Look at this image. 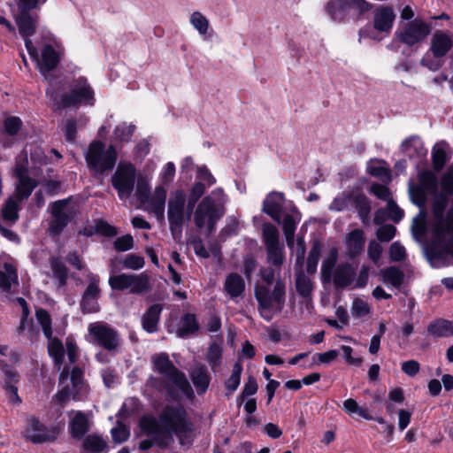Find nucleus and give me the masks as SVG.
<instances>
[{
	"instance_id": "nucleus-11",
	"label": "nucleus",
	"mask_w": 453,
	"mask_h": 453,
	"mask_svg": "<svg viewBox=\"0 0 453 453\" xmlns=\"http://www.w3.org/2000/svg\"><path fill=\"white\" fill-rule=\"evenodd\" d=\"M224 214L225 209L218 207L212 196H204L195 211L194 222L198 228L204 229L210 234Z\"/></svg>"
},
{
	"instance_id": "nucleus-55",
	"label": "nucleus",
	"mask_w": 453,
	"mask_h": 453,
	"mask_svg": "<svg viewBox=\"0 0 453 453\" xmlns=\"http://www.w3.org/2000/svg\"><path fill=\"white\" fill-rule=\"evenodd\" d=\"M242 372V365L238 363L234 364V365L233 366L231 376L225 382L226 388L230 393L235 391L238 388L241 382Z\"/></svg>"
},
{
	"instance_id": "nucleus-52",
	"label": "nucleus",
	"mask_w": 453,
	"mask_h": 453,
	"mask_svg": "<svg viewBox=\"0 0 453 453\" xmlns=\"http://www.w3.org/2000/svg\"><path fill=\"white\" fill-rule=\"evenodd\" d=\"M262 231L265 247L280 244L279 231L275 226L270 223L264 224Z\"/></svg>"
},
{
	"instance_id": "nucleus-46",
	"label": "nucleus",
	"mask_w": 453,
	"mask_h": 453,
	"mask_svg": "<svg viewBox=\"0 0 453 453\" xmlns=\"http://www.w3.org/2000/svg\"><path fill=\"white\" fill-rule=\"evenodd\" d=\"M189 22L202 37H205L207 35L210 28V22L202 12H194L191 13Z\"/></svg>"
},
{
	"instance_id": "nucleus-16",
	"label": "nucleus",
	"mask_w": 453,
	"mask_h": 453,
	"mask_svg": "<svg viewBox=\"0 0 453 453\" xmlns=\"http://www.w3.org/2000/svg\"><path fill=\"white\" fill-rule=\"evenodd\" d=\"M429 33L430 27L425 22L414 19L398 28L395 33V39L408 46H412L425 40Z\"/></svg>"
},
{
	"instance_id": "nucleus-23",
	"label": "nucleus",
	"mask_w": 453,
	"mask_h": 453,
	"mask_svg": "<svg viewBox=\"0 0 453 453\" xmlns=\"http://www.w3.org/2000/svg\"><path fill=\"white\" fill-rule=\"evenodd\" d=\"M285 196L281 192H271L263 202L262 211L269 215L274 221L280 223L281 211Z\"/></svg>"
},
{
	"instance_id": "nucleus-10",
	"label": "nucleus",
	"mask_w": 453,
	"mask_h": 453,
	"mask_svg": "<svg viewBox=\"0 0 453 453\" xmlns=\"http://www.w3.org/2000/svg\"><path fill=\"white\" fill-rule=\"evenodd\" d=\"M187 196L184 190L175 189L170 193L167 203V219L173 238L175 242H180L182 238L183 226L190 213L186 210Z\"/></svg>"
},
{
	"instance_id": "nucleus-9",
	"label": "nucleus",
	"mask_w": 453,
	"mask_h": 453,
	"mask_svg": "<svg viewBox=\"0 0 453 453\" xmlns=\"http://www.w3.org/2000/svg\"><path fill=\"white\" fill-rule=\"evenodd\" d=\"M117 157V150L113 145L106 147L97 140L93 141L85 152L88 167L96 175H102L111 170L116 165Z\"/></svg>"
},
{
	"instance_id": "nucleus-59",
	"label": "nucleus",
	"mask_w": 453,
	"mask_h": 453,
	"mask_svg": "<svg viewBox=\"0 0 453 453\" xmlns=\"http://www.w3.org/2000/svg\"><path fill=\"white\" fill-rule=\"evenodd\" d=\"M121 263L124 268L130 270L142 269L145 265L144 258L136 254L127 255Z\"/></svg>"
},
{
	"instance_id": "nucleus-27",
	"label": "nucleus",
	"mask_w": 453,
	"mask_h": 453,
	"mask_svg": "<svg viewBox=\"0 0 453 453\" xmlns=\"http://www.w3.org/2000/svg\"><path fill=\"white\" fill-rule=\"evenodd\" d=\"M19 286V276L16 265L11 262H5L0 268V290L10 293L13 288Z\"/></svg>"
},
{
	"instance_id": "nucleus-24",
	"label": "nucleus",
	"mask_w": 453,
	"mask_h": 453,
	"mask_svg": "<svg viewBox=\"0 0 453 453\" xmlns=\"http://www.w3.org/2000/svg\"><path fill=\"white\" fill-rule=\"evenodd\" d=\"M395 19V15L391 7L380 6L373 15V27L380 33L389 35Z\"/></svg>"
},
{
	"instance_id": "nucleus-28",
	"label": "nucleus",
	"mask_w": 453,
	"mask_h": 453,
	"mask_svg": "<svg viewBox=\"0 0 453 453\" xmlns=\"http://www.w3.org/2000/svg\"><path fill=\"white\" fill-rule=\"evenodd\" d=\"M301 220V213L298 211L296 206L291 207L289 213H287L283 217L282 229L285 235L286 242L288 246L292 249L294 246V235L296 229L297 224Z\"/></svg>"
},
{
	"instance_id": "nucleus-20",
	"label": "nucleus",
	"mask_w": 453,
	"mask_h": 453,
	"mask_svg": "<svg viewBox=\"0 0 453 453\" xmlns=\"http://www.w3.org/2000/svg\"><path fill=\"white\" fill-rule=\"evenodd\" d=\"M99 296V278L96 274H89V284L83 294L81 303L82 311L88 313L97 312L99 311L97 302Z\"/></svg>"
},
{
	"instance_id": "nucleus-49",
	"label": "nucleus",
	"mask_w": 453,
	"mask_h": 453,
	"mask_svg": "<svg viewBox=\"0 0 453 453\" xmlns=\"http://www.w3.org/2000/svg\"><path fill=\"white\" fill-rule=\"evenodd\" d=\"M432 159L434 168L440 171L447 161L446 143L438 142L432 150Z\"/></svg>"
},
{
	"instance_id": "nucleus-44",
	"label": "nucleus",
	"mask_w": 453,
	"mask_h": 453,
	"mask_svg": "<svg viewBox=\"0 0 453 453\" xmlns=\"http://www.w3.org/2000/svg\"><path fill=\"white\" fill-rule=\"evenodd\" d=\"M134 130V125L122 122L117 125L114 128L113 139L115 142L120 143L129 142L132 139Z\"/></svg>"
},
{
	"instance_id": "nucleus-13",
	"label": "nucleus",
	"mask_w": 453,
	"mask_h": 453,
	"mask_svg": "<svg viewBox=\"0 0 453 453\" xmlns=\"http://www.w3.org/2000/svg\"><path fill=\"white\" fill-rule=\"evenodd\" d=\"M88 341L98 345L108 351H114L120 344V336L117 330L108 324L97 321L88 326Z\"/></svg>"
},
{
	"instance_id": "nucleus-53",
	"label": "nucleus",
	"mask_w": 453,
	"mask_h": 453,
	"mask_svg": "<svg viewBox=\"0 0 453 453\" xmlns=\"http://www.w3.org/2000/svg\"><path fill=\"white\" fill-rule=\"evenodd\" d=\"M296 288L301 296L306 297L312 290V282L303 273H299L296 278Z\"/></svg>"
},
{
	"instance_id": "nucleus-64",
	"label": "nucleus",
	"mask_w": 453,
	"mask_h": 453,
	"mask_svg": "<svg viewBox=\"0 0 453 453\" xmlns=\"http://www.w3.org/2000/svg\"><path fill=\"white\" fill-rule=\"evenodd\" d=\"M221 354V348L218 344L213 343L210 346L207 353V361L212 370L220 364Z\"/></svg>"
},
{
	"instance_id": "nucleus-42",
	"label": "nucleus",
	"mask_w": 453,
	"mask_h": 453,
	"mask_svg": "<svg viewBox=\"0 0 453 453\" xmlns=\"http://www.w3.org/2000/svg\"><path fill=\"white\" fill-rule=\"evenodd\" d=\"M50 264L52 275L57 280L58 288H64L68 278L67 268L65 267V264L57 257L50 258Z\"/></svg>"
},
{
	"instance_id": "nucleus-22",
	"label": "nucleus",
	"mask_w": 453,
	"mask_h": 453,
	"mask_svg": "<svg viewBox=\"0 0 453 453\" xmlns=\"http://www.w3.org/2000/svg\"><path fill=\"white\" fill-rule=\"evenodd\" d=\"M255 296L259 303L260 315L267 321L271 320L272 310H276V301L268 286H258L255 289Z\"/></svg>"
},
{
	"instance_id": "nucleus-3",
	"label": "nucleus",
	"mask_w": 453,
	"mask_h": 453,
	"mask_svg": "<svg viewBox=\"0 0 453 453\" xmlns=\"http://www.w3.org/2000/svg\"><path fill=\"white\" fill-rule=\"evenodd\" d=\"M151 360L154 371L163 375L170 383L151 376L147 380V387L154 388L172 399L179 398L180 395L187 398L193 397L194 392L186 375L174 366L166 353L156 354Z\"/></svg>"
},
{
	"instance_id": "nucleus-36",
	"label": "nucleus",
	"mask_w": 453,
	"mask_h": 453,
	"mask_svg": "<svg viewBox=\"0 0 453 453\" xmlns=\"http://www.w3.org/2000/svg\"><path fill=\"white\" fill-rule=\"evenodd\" d=\"M224 289L232 299L239 297L245 289V282L241 275L233 273L226 276Z\"/></svg>"
},
{
	"instance_id": "nucleus-25",
	"label": "nucleus",
	"mask_w": 453,
	"mask_h": 453,
	"mask_svg": "<svg viewBox=\"0 0 453 453\" xmlns=\"http://www.w3.org/2000/svg\"><path fill=\"white\" fill-rule=\"evenodd\" d=\"M365 243V233L362 229L357 228L349 232L344 239L347 255L350 258L359 256L364 250Z\"/></svg>"
},
{
	"instance_id": "nucleus-1",
	"label": "nucleus",
	"mask_w": 453,
	"mask_h": 453,
	"mask_svg": "<svg viewBox=\"0 0 453 453\" xmlns=\"http://www.w3.org/2000/svg\"><path fill=\"white\" fill-rule=\"evenodd\" d=\"M442 194L435 195L428 219L424 210L426 193L419 188L411 190L412 202L420 208L411 230L417 241L426 240L425 254L434 268L453 265V163L441 175Z\"/></svg>"
},
{
	"instance_id": "nucleus-6",
	"label": "nucleus",
	"mask_w": 453,
	"mask_h": 453,
	"mask_svg": "<svg viewBox=\"0 0 453 453\" xmlns=\"http://www.w3.org/2000/svg\"><path fill=\"white\" fill-rule=\"evenodd\" d=\"M59 375L60 389L55 395V401L61 406H65L72 398L73 401H85L89 395V388L83 380V372L78 367H73L71 371L70 382L68 384L69 369L68 365H62Z\"/></svg>"
},
{
	"instance_id": "nucleus-30",
	"label": "nucleus",
	"mask_w": 453,
	"mask_h": 453,
	"mask_svg": "<svg viewBox=\"0 0 453 453\" xmlns=\"http://www.w3.org/2000/svg\"><path fill=\"white\" fill-rule=\"evenodd\" d=\"M2 372L4 375V388L9 401L14 404H19L21 403V399L18 395V388L16 386V383L19 381V375L17 372L8 365H4L2 368Z\"/></svg>"
},
{
	"instance_id": "nucleus-12",
	"label": "nucleus",
	"mask_w": 453,
	"mask_h": 453,
	"mask_svg": "<svg viewBox=\"0 0 453 453\" xmlns=\"http://www.w3.org/2000/svg\"><path fill=\"white\" fill-rule=\"evenodd\" d=\"M136 169L134 165L127 161H120L111 176V185L117 190L121 201L130 198L135 185Z\"/></svg>"
},
{
	"instance_id": "nucleus-50",
	"label": "nucleus",
	"mask_w": 453,
	"mask_h": 453,
	"mask_svg": "<svg viewBox=\"0 0 453 453\" xmlns=\"http://www.w3.org/2000/svg\"><path fill=\"white\" fill-rule=\"evenodd\" d=\"M342 409L350 416L357 414L365 419H372V417L368 413L367 410L358 405L357 401L352 398H349L343 402Z\"/></svg>"
},
{
	"instance_id": "nucleus-35",
	"label": "nucleus",
	"mask_w": 453,
	"mask_h": 453,
	"mask_svg": "<svg viewBox=\"0 0 453 453\" xmlns=\"http://www.w3.org/2000/svg\"><path fill=\"white\" fill-rule=\"evenodd\" d=\"M191 380L199 395H203L209 387L211 377L203 365L196 366L190 372Z\"/></svg>"
},
{
	"instance_id": "nucleus-43",
	"label": "nucleus",
	"mask_w": 453,
	"mask_h": 453,
	"mask_svg": "<svg viewBox=\"0 0 453 453\" xmlns=\"http://www.w3.org/2000/svg\"><path fill=\"white\" fill-rule=\"evenodd\" d=\"M367 171L372 176L377 177L382 181H390V171L384 165L383 161L372 159L367 164Z\"/></svg>"
},
{
	"instance_id": "nucleus-8",
	"label": "nucleus",
	"mask_w": 453,
	"mask_h": 453,
	"mask_svg": "<svg viewBox=\"0 0 453 453\" xmlns=\"http://www.w3.org/2000/svg\"><path fill=\"white\" fill-rule=\"evenodd\" d=\"M338 259V250L332 248L321 265V274L325 281L333 280L336 288H344L355 280V269L349 263H342L334 270Z\"/></svg>"
},
{
	"instance_id": "nucleus-14",
	"label": "nucleus",
	"mask_w": 453,
	"mask_h": 453,
	"mask_svg": "<svg viewBox=\"0 0 453 453\" xmlns=\"http://www.w3.org/2000/svg\"><path fill=\"white\" fill-rule=\"evenodd\" d=\"M108 282L113 290H127L134 295H142L150 289V277L145 273L111 275Z\"/></svg>"
},
{
	"instance_id": "nucleus-47",
	"label": "nucleus",
	"mask_w": 453,
	"mask_h": 453,
	"mask_svg": "<svg viewBox=\"0 0 453 453\" xmlns=\"http://www.w3.org/2000/svg\"><path fill=\"white\" fill-rule=\"evenodd\" d=\"M198 330L196 316L190 313L184 315L180 320L178 334L186 337Z\"/></svg>"
},
{
	"instance_id": "nucleus-17",
	"label": "nucleus",
	"mask_w": 453,
	"mask_h": 453,
	"mask_svg": "<svg viewBox=\"0 0 453 453\" xmlns=\"http://www.w3.org/2000/svg\"><path fill=\"white\" fill-rule=\"evenodd\" d=\"M72 208L69 200H58L51 204L52 219L49 230L52 234H58L68 225L72 217Z\"/></svg>"
},
{
	"instance_id": "nucleus-37",
	"label": "nucleus",
	"mask_w": 453,
	"mask_h": 453,
	"mask_svg": "<svg viewBox=\"0 0 453 453\" xmlns=\"http://www.w3.org/2000/svg\"><path fill=\"white\" fill-rule=\"evenodd\" d=\"M88 419L82 411H77L69 423V430L73 438L81 439L88 431Z\"/></svg>"
},
{
	"instance_id": "nucleus-2",
	"label": "nucleus",
	"mask_w": 453,
	"mask_h": 453,
	"mask_svg": "<svg viewBox=\"0 0 453 453\" xmlns=\"http://www.w3.org/2000/svg\"><path fill=\"white\" fill-rule=\"evenodd\" d=\"M140 427L149 435H152L160 447H167L173 441L175 434L180 444H189L194 437L193 424L187 418L183 406L165 407L158 419L145 416L140 420Z\"/></svg>"
},
{
	"instance_id": "nucleus-51",
	"label": "nucleus",
	"mask_w": 453,
	"mask_h": 453,
	"mask_svg": "<svg viewBox=\"0 0 453 453\" xmlns=\"http://www.w3.org/2000/svg\"><path fill=\"white\" fill-rule=\"evenodd\" d=\"M338 357V351L335 349H331L324 353H316L312 356V362L309 365H302L301 366L303 368H312L314 365H319L321 364H330L334 361Z\"/></svg>"
},
{
	"instance_id": "nucleus-33",
	"label": "nucleus",
	"mask_w": 453,
	"mask_h": 453,
	"mask_svg": "<svg viewBox=\"0 0 453 453\" xmlns=\"http://www.w3.org/2000/svg\"><path fill=\"white\" fill-rule=\"evenodd\" d=\"M38 20L37 15H32L30 12H19L16 17V24L19 34L26 39H29L36 28Z\"/></svg>"
},
{
	"instance_id": "nucleus-61",
	"label": "nucleus",
	"mask_w": 453,
	"mask_h": 453,
	"mask_svg": "<svg viewBox=\"0 0 453 453\" xmlns=\"http://www.w3.org/2000/svg\"><path fill=\"white\" fill-rule=\"evenodd\" d=\"M175 176V165L173 162L166 163L159 173L161 186H167L173 181Z\"/></svg>"
},
{
	"instance_id": "nucleus-39",
	"label": "nucleus",
	"mask_w": 453,
	"mask_h": 453,
	"mask_svg": "<svg viewBox=\"0 0 453 453\" xmlns=\"http://www.w3.org/2000/svg\"><path fill=\"white\" fill-rule=\"evenodd\" d=\"M428 333L434 337H448L453 335V321L438 319L427 327Z\"/></svg>"
},
{
	"instance_id": "nucleus-40",
	"label": "nucleus",
	"mask_w": 453,
	"mask_h": 453,
	"mask_svg": "<svg viewBox=\"0 0 453 453\" xmlns=\"http://www.w3.org/2000/svg\"><path fill=\"white\" fill-rule=\"evenodd\" d=\"M21 201L13 197H8L2 209V217L5 221L15 223L19 219V211L20 210Z\"/></svg>"
},
{
	"instance_id": "nucleus-56",
	"label": "nucleus",
	"mask_w": 453,
	"mask_h": 453,
	"mask_svg": "<svg viewBox=\"0 0 453 453\" xmlns=\"http://www.w3.org/2000/svg\"><path fill=\"white\" fill-rule=\"evenodd\" d=\"M152 193L149 180H139L137 181L134 196L140 203V206L148 199Z\"/></svg>"
},
{
	"instance_id": "nucleus-41",
	"label": "nucleus",
	"mask_w": 453,
	"mask_h": 453,
	"mask_svg": "<svg viewBox=\"0 0 453 453\" xmlns=\"http://www.w3.org/2000/svg\"><path fill=\"white\" fill-rule=\"evenodd\" d=\"M354 198V191L345 190L337 195L328 206L331 211H342L352 206Z\"/></svg>"
},
{
	"instance_id": "nucleus-26",
	"label": "nucleus",
	"mask_w": 453,
	"mask_h": 453,
	"mask_svg": "<svg viewBox=\"0 0 453 453\" xmlns=\"http://www.w3.org/2000/svg\"><path fill=\"white\" fill-rule=\"evenodd\" d=\"M453 45L452 36L445 31H436L431 39L430 50L435 58L444 57Z\"/></svg>"
},
{
	"instance_id": "nucleus-7",
	"label": "nucleus",
	"mask_w": 453,
	"mask_h": 453,
	"mask_svg": "<svg viewBox=\"0 0 453 453\" xmlns=\"http://www.w3.org/2000/svg\"><path fill=\"white\" fill-rule=\"evenodd\" d=\"M26 49L31 59L36 64L39 72L45 79H47L50 72L58 66L65 52L61 42L51 35L44 43L41 56L31 39H26Z\"/></svg>"
},
{
	"instance_id": "nucleus-5",
	"label": "nucleus",
	"mask_w": 453,
	"mask_h": 453,
	"mask_svg": "<svg viewBox=\"0 0 453 453\" xmlns=\"http://www.w3.org/2000/svg\"><path fill=\"white\" fill-rule=\"evenodd\" d=\"M35 317L40 324L44 336L48 339V352L50 357L53 359L54 365L58 371L65 362V355L66 353L69 364L73 365L78 357V347L75 341L72 338H66L65 347L62 342L52 336V321L50 313L44 309H37Z\"/></svg>"
},
{
	"instance_id": "nucleus-57",
	"label": "nucleus",
	"mask_w": 453,
	"mask_h": 453,
	"mask_svg": "<svg viewBox=\"0 0 453 453\" xmlns=\"http://www.w3.org/2000/svg\"><path fill=\"white\" fill-rule=\"evenodd\" d=\"M371 307L367 302L361 298H355L351 304V314L354 318H362L369 315Z\"/></svg>"
},
{
	"instance_id": "nucleus-62",
	"label": "nucleus",
	"mask_w": 453,
	"mask_h": 453,
	"mask_svg": "<svg viewBox=\"0 0 453 453\" xmlns=\"http://www.w3.org/2000/svg\"><path fill=\"white\" fill-rule=\"evenodd\" d=\"M268 260L275 266H280L283 261L282 247L280 244L266 247Z\"/></svg>"
},
{
	"instance_id": "nucleus-32",
	"label": "nucleus",
	"mask_w": 453,
	"mask_h": 453,
	"mask_svg": "<svg viewBox=\"0 0 453 453\" xmlns=\"http://www.w3.org/2000/svg\"><path fill=\"white\" fill-rule=\"evenodd\" d=\"M326 12L335 21H342L351 11L350 0H329Z\"/></svg>"
},
{
	"instance_id": "nucleus-18",
	"label": "nucleus",
	"mask_w": 453,
	"mask_h": 453,
	"mask_svg": "<svg viewBox=\"0 0 453 453\" xmlns=\"http://www.w3.org/2000/svg\"><path fill=\"white\" fill-rule=\"evenodd\" d=\"M166 195L165 188L158 185L140 208L153 215L158 221H162L165 219Z\"/></svg>"
},
{
	"instance_id": "nucleus-29",
	"label": "nucleus",
	"mask_w": 453,
	"mask_h": 453,
	"mask_svg": "<svg viewBox=\"0 0 453 453\" xmlns=\"http://www.w3.org/2000/svg\"><path fill=\"white\" fill-rule=\"evenodd\" d=\"M163 306L160 303L150 305L142 314L141 321L144 331L149 334L156 333L158 330V323Z\"/></svg>"
},
{
	"instance_id": "nucleus-15",
	"label": "nucleus",
	"mask_w": 453,
	"mask_h": 453,
	"mask_svg": "<svg viewBox=\"0 0 453 453\" xmlns=\"http://www.w3.org/2000/svg\"><path fill=\"white\" fill-rule=\"evenodd\" d=\"M28 160L27 148L19 155L14 167V176L18 179L13 197L23 202L27 199L37 186V181L27 175Z\"/></svg>"
},
{
	"instance_id": "nucleus-31",
	"label": "nucleus",
	"mask_w": 453,
	"mask_h": 453,
	"mask_svg": "<svg viewBox=\"0 0 453 453\" xmlns=\"http://www.w3.org/2000/svg\"><path fill=\"white\" fill-rule=\"evenodd\" d=\"M402 151L410 158L422 160L427 155V150L418 136H411L401 144Z\"/></svg>"
},
{
	"instance_id": "nucleus-19",
	"label": "nucleus",
	"mask_w": 453,
	"mask_h": 453,
	"mask_svg": "<svg viewBox=\"0 0 453 453\" xmlns=\"http://www.w3.org/2000/svg\"><path fill=\"white\" fill-rule=\"evenodd\" d=\"M58 431L56 428L49 429L43 426L36 418L30 417L27 419V426L24 430L25 436L33 443H42L56 439Z\"/></svg>"
},
{
	"instance_id": "nucleus-48",
	"label": "nucleus",
	"mask_w": 453,
	"mask_h": 453,
	"mask_svg": "<svg viewBox=\"0 0 453 453\" xmlns=\"http://www.w3.org/2000/svg\"><path fill=\"white\" fill-rule=\"evenodd\" d=\"M419 186L418 188L426 193H435L437 189V179L431 172H422L418 175Z\"/></svg>"
},
{
	"instance_id": "nucleus-60",
	"label": "nucleus",
	"mask_w": 453,
	"mask_h": 453,
	"mask_svg": "<svg viewBox=\"0 0 453 453\" xmlns=\"http://www.w3.org/2000/svg\"><path fill=\"white\" fill-rule=\"evenodd\" d=\"M273 298L276 301V310L280 311L283 307L285 303L286 287L281 280H278L275 282L273 290Z\"/></svg>"
},
{
	"instance_id": "nucleus-21",
	"label": "nucleus",
	"mask_w": 453,
	"mask_h": 453,
	"mask_svg": "<svg viewBox=\"0 0 453 453\" xmlns=\"http://www.w3.org/2000/svg\"><path fill=\"white\" fill-rule=\"evenodd\" d=\"M22 120L16 116H8L4 119L0 134L4 147H12L17 142V135L22 127Z\"/></svg>"
},
{
	"instance_id": "nucleus-54",
	"label": "nucleus",
	"mask_w": 453,
	"mask_h": 453,
	"mask_svg": "<svg viewBox=\"0 0 453 453\" xmlns=\"http://www.w3.org/2000/svg\"><path fill=\"white\" fill-rule=\"evenodd\" d=\"M205 192V186L203 182H196L190 189L189 198L188 202V214L191 213L196 203L201 198Z\"/></svg>"
},
{
	"instance_id": "nucleus-38",
	"label": "nucleus",
	"mask_w": 453,
	"mask_h": 453,
	"mask_svg": "<svg viewBox=\"0 0 453 453\" xmlns=\"http://www.w3.org/2000/svg\"><path fill=\"white\" fill-rule=\"evenodd\" d=\"M386 211L383 210H379L376 211L374 216V222L376 224H380L384 219V214L387 213V218L392 219L394 222H399L403 217V211L397 206L393 199H390L387 202Z\"/></svg>"
},
{
	"instance_id": "nucleus-63",
	"label": "nucleus",
	"mask_w": 453,
	"mask_h": 453,
	"mask_svg": "<svg viewBox=\"0 0 453 453\" xmlns=\"http://www.w3.org/2000/svg\"><path fill=\"white\" fill-rule=\"evenodd\" d=\"M352 205L357 208L361 218L367 216L370 206L367 198L364 195L356 194L354 192Z\"/></svg>"
},
{
	"instance_id": "nucleus-34",
	"label": "nucleus",
	"mask_w": 453,
	"mask_h": 453,
	"mask_svg": "<svg viewBox=\"0 0 453 453\" xmlns=\"http://www.w3.org/2000/svg\"><path fill=\"white\" fill-rule=\"evenodd\" d=\"M380 276L383 284L389 288L395 289L400 288L404 279L403 273L395 266L380 270Z\"/></svg>"
},
{
	"instance_id": "nucleus-4",
	"label": "nucleus",
	"mask_w": 453,
	"mask_h": 453,
	"mask_svg": "<svg viewBox=\"0 0 453 453\" xmlns=\"http://www.w3.org/2000/svg\"><path fill=\"white\" fill-rule=\"evenodd\" d=\"M46 95L57 110L95 104V93L84 77H79L69 86L68 91H64L60 84L50 83L47 88Z\"/></svg>"
},
{
	"instance_id": "nucleus-45",
	"label": "nucleus",
	"mask_w": 453,
	"mask_h": 453,
	"mask_svg": "<svg viewBox=\"0 0 453 453\" xmlns=\"http://www.w3.org/2000/svg\"><path fill=\"white\" fill-rule=\"evenodd\" d=\"M106 441L100 435L90 434L83 441V448L91 453H102L107 449Z\"/></svg>"
},
{
	"instance_id": "nucleus-58",
	"label": "nucleus",
	"mask_w": 453,
	"mask_h": 453,
	"mask_svg": "<svg viewBox=\"0 0 453 453\" xmlns=\"http://www.w3.org/2000/svg\"><path fill=\"white\" fill-rule=\"evenodd\" d=\"M112 439L117 443H122L128 440L130 432L128 427L121 421H118L116 426L111 430Z\"/></svg>"
}]
</instances>
